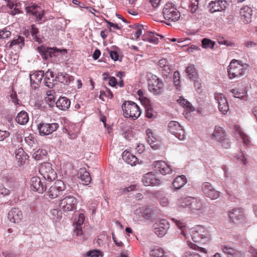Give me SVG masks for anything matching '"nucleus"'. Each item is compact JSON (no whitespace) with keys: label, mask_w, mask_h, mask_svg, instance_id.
<instances>
[{"label":"nucleus","mask_w":257,"mask_h":257,"mask_svg":"<svg viewBox=\"0 0 257 257\" xmlns=\"http://www.w3.org/2000/svg\"><path fill=\"white\" fill-rule=\"evenodd\" d=\"M201 42L202 47L205 49H213L215 45L214 42L207 38L203 39Z\"/></svg>","instance_id":"8fccbe9b"},{"label":"nucleus","mask_w":257,"mask_h":257,"mask_svg":"<svg viewBox=\"0 0 257 257\" xmlns=\"http://www.w3.org/2000/svg\"><path fill=\"white\" fill-rule=\"evenodd\" d=\"M37 49L41 56L45 60H47L49 58H51L53 56H55L54 53L55 51L54 48L45 47L41 46L40 47H38Z\"/></svg>","instance_id":"bb28decb"},{"label":"nucleus","mask_w":257,"mask_h":257,"mask_svg":"<svg viewBox=\"0 0 257 257\" xmlns=\"http://www.w3.org/2000/svg\"><path fill=\"white\" fill-rule=\"evenodd\" d=\"M47 155L46 150L39 149L33 153L32 157L36 160H40L43 159Z\"/></svg>","instance_id":"c03bdc74"},{"label":"nucleus","mask_w":257,"mask_h":257,"mask_svg":"<svg viewBox=\"0 0 257 257\" xmlns=\"http://www.w3.org/2000/svg\"><path fill=\"white\" fill-rule=\"evenodd\" d=\"M31 189L38 192L39 193H43L46 189V185L45 182H42L38 177H33L30 180Z\"/></svg>","instance_id":"a211bd4d"},{"label":"nucleus","mask_w":257,"mask_h":257,"mask_svg":"<svg viewBox=\"0 0 257 257\" xmlns=\"http://www.w3.org/2000/svg\"><path fill=\"white\" fill-rule=\"evenodd\" d=\"M136 189V186L133 185L127 187L122 188L120 189V191L122 193H126L130 191H134Z\"/></svg>","instance_id":"0e129e2a"},{"label":"nucleus","mask_w":257,"mask_h":257,"mask_svg":"<svg viewBox=\"0 0 257 257\" xmlns=\"http://www.w3.org/2000/svg\"><path fill=\"white\" fill-rule=\"evenodd\" d=\"M154 171L163 175L170 174L172 173V167L163 161H156L153 164Z\"/></svg>","instance_id":"4468645a"},{"label":"nucleus","mask_w":257,"mask_h":257,"mask_svg":"<svg viewBox=\"0 0 257 257\" xmlns=\"http://www.w3.org/2000/svg\"><path fill=\"white\" fill-rule=\"evenodd\" d=\"M134 213L137 220L140 219L142 217L148 218L150 217V209L144 207H139L136 209Z\"/></svg>","instance_id":"72a5a7b5"},{"label":"nucleus","mask_w":257,"mask_h":257,"mask_svg":"<svg viewBox=\"0 0 257 257\" xmlns=\"http://www.w3.org/2000/svg\"><path fill=\"white\" fill-rule=\"evenodd\" d=\"M39 32V31L38 29L36 28L34 25L31 26V33L32 36L33 37V40H34L35 41L38 42L39 43H41L42 41L41 38H40L38 35Z\"/></svg>","instance_id":"09e8293b"},{"label":"nucleus","mask_w":257,"mask_h":257,"mask_svg":"<svg viewBox=\"0 0 257 257\" xmlns=\"http://www.w3.org/2000/svg\"><path fill=\"white\" fill-rule=\"evenodd\" d=\"M64 132L67 133L69 136V138L70 139H74L77 138L78 136V131H74L73 132L71 131L70 128L69 127L68 129H65Z\"/></svg>","instance_id":"4d7b16f0"},{"label":"nucleus","mask_w":257,"mask_h":257,"mask_svg":"<svg viewBox=\"0 0 257 257\" xmlns=\"http://www.w3.org/2000/svg\"><path fill=\"white\" fill-rule=\"evenodd\" d=\"M10 133L8 131L0 130V141H4L5 139L8 138Z\"/></svg>","instance_id":"774afa93"},{"label":"nucleus","mask_w":257,"mask_h":257,"mask_svg":"<svg viewBox=\"0 0 257 257\" xmlns=\"http://www.w3.org/2000/svg\"><path fill=\"white\" fill-rule=\"evenodd\" d=\"M208 204L207 200L199 197L184 196L178 198L177 200V205L179 210L188 211L196 215L204 214Z\"/></svg>","instance_id":"f03ea898"},{"label":"nucleus","mask_w":257,"mask_h":257,"mask_svg":"<svg viewBox=\"0 0 257 257\" xmlns=\"http://www.w3.org/2000/svg\"><path fill=\"white\" fill-rule=\"evenodd\" d=\"M86 255L87 257H102L103 256V253L99 250L93 249L87 251L86 253Z\"/></svg>","instance_id":"864d4df0"},{"label":"nucleus","mask_w":257,"mask_h":257,"mask_svg":"<svg viewBox=\"0 0 257 257\" xmlns=\"http://www.w3.org/2000/svg\"><path fill=\"white\" fill-rule=\"evenodd\" d=\"M163 38V36L150 31L145 32L142 37V39L144 41L154 44H157L159 42V40L162 39Z\"/></svg>","instance_id":"5701e85b"},{"label":"nucleus","mask_w":257,"mask_h":257,"mask_svg":"<svg viewBox=\"0 0 257 257\" xmlns=\"http://www.w3.org/2000/svg\"><path fill=\"white\" fill-rule=\"evenodd\" d=\"M190 11L192 13L197 12L198 9V2L197 0H192L191 3L189 7Z\"/></svg>","instance_id":"6e6d98bb"},{"label":"nucleus","mask_w":257,"mask_h":257,"mask_svg":"<svg viewBox=\"0 0 257 257\" xmlns=\"http://www.w3.org/2000/svg\"><path fill=\"white\" fill-rule=\"evenodd\" d=\"M70 100L66 97H60L56 102V106L61 110H66L70 106Z\"/></svg>","instance_id":"473e14b6"},{"label":"nucleus","mask_w":257,"mask_h":257,"mask_svg":"<svg viewBox=\"0 0 257 257\" xmlns=\"http://www.w3.org/2000/svg\"><path fill=\"white\" fill-rule=\"evenodd\" d=\"M148 77L149 90L154 95H161L164 91V87L162 79L152 74H149Z\"/></svg>","instance_id":"20e7f679"},{"label":"nucleus","mask_w":257,"mask_h":257,"mask_svg":"<svg viewBox=\"0 0 257 257\" xmlns=\"http://www.w3.org/2000/svg\"><path fill=\"white\" fill-rule=\"evenodd\" d=\"M65 188V185L63 181L58 180L50 187L48 191V195L51 199L56 198Z\"/></svg>","instance_id":"ddd939ff"},{"label":"nucleus","mask_w":257,"mask_h":257,"mask_svg":"<svg viewBox=\"0 0 257 257\" xmlns=\"http://www.w3.org/2000/svg\"><path fill=\"white\" fill-rule=\"evenodd\" d=\"M85 219L84 215L83 213H80L78 218L76 222V227L74 229V232L77 236L81 235L82 234V225L83 224Z\"/></svg>","instance_id":"e433bc0d"},{"label":"nucleus","mask_w":257,"mask_h":257,"mask_svg":"<svg viewBox=\"0 0 257 257\" xmlns=\"http://www.w3.org/2000/svg\"><path fill=\"white\" fill-rule=\"evenodd\" d=\"M240 18L244 24H248L251 21L252 10L246 6L241 8L239 11Z\"/></svg>","instance_id":"4be33fe9"},{"label":"nucleus","mask_w":257,"mask_h":257,"mask_svg":"<svg viewBox=\"0 0 257 257\" xmlns=\"http://www.w3.org/2000/svg\"><path fill=\"white\" fill-rule=\"evenodd\" d=\"M221 143V145L225 149H228L230 146V141L229 139L225 137L221 142H219Z\"/></svg>","instance_id":"052dcab7"},{"label":"nucleus","mask_w":257,"mask_h":257,"mask_svg":"<svg viewBox=\"0 0 257 257\" xmlns=\"http://www.w3.org/2000/svg\"><path fill=\"white\" fill-rule=\"evenodd\" d=\"M23 213L17 208H13L8 214V219L12 223H19L23 219Z\"/></svg>","instance_id":"412c9836"},{"label":"nucleus","mask_w":257,"mask_h":257,"mask_svg":"<svg viewBox=\"0 0 257 257\" xmlns=\"http://www.w3.org/2000/svg\"><path fill=\"white\" fill-rule=\"evenodd\" d=\"M248 68V65L243 64L238 60H231L227 68L229 78L234 79L238 78L244 75Z\"/></svg>","instance_id":"7ed1b4c3"},{"label":"nucleus","mask_w":257,"mask_h":257,"mask_svg":"<svg viewBox=\"0 0 257 257\" xmlns=\"http://www.w3.org/2000/svg\"><path fill=\"white\" fill-rule=\"evenodd\" d=\"M158 65L160 68H163L164 70L167 72L170 71V67L168 65V61L166 59H161L158 63Z\"/></svg>","instance_id":"603ef678"},{"label":"nucleus","mask_w":257,"mask_h":257,"mask_svg":"<svg viewBox=\"0 0 257 257\" xmlns=\"http://www.w3.org/2000/svg\"><path fill=\"white\" fill-rule=\"evenodd\" d=\"M25 45V39L24 37L19 36L17 39H14L11 41L10 46H17L18 49H21Z\"/></svg>","instance_id":"a18cd8bd"},{"label":"nucleus","mask_w":257,"mask_h":257,"mask_svg":"<svg viewBox=\"0 0 257 257\" xmlns=\"http://www.w3.org/2000/svg\"><path fill=\"white\" fill-rule=\"evenodd\" d=\"M230 220L237 225H243L246 221L242 210L240 208H234L228 212Z\"/></svg>","instance_id":"9d476101"},{"label":"nucleus","mask_w":257,"mask_h":257,"mask_svg":"<svg viewBox=\"0 0 257 257\" xmlns=\"http://www.w3.org/2000/svg\"><path fill=\"white\" fill-rule=\"evenodd\" d=\"M26 11L27 13L35 16L38 22L42 20L44 13V10L36 4L27 7Z\"/></svg>","instance_id":"aec40b11"},{"label":"nucleus","mask_w":257,"mask_h":257,"mask_svg":"<svg viewBox=\"0 0 257 257\" xmlns=\"http://www.w3.org/2000/svg\"><path fill=\"white\" fill-rule=\"evenodd\" d=\"M145 28L147 29V26L142 25H136L132 34V38L135 40H138L143 34V31H145Z\"/></svg>","instance_id":"4c0bfd02"},{"label":"nucleus","mask_w":257,"mask_h":257,"mask_svg":"<svg viewBox=\"0 0 257 257\" xmlns=\"http://www.w3.org/2000/svg\"><path fill=\"white\" fill-rule=\"evenodd\" d=\"M169 131L180 140L186 139V133L180 123L176 121H171L168 125Z\"/></svg>","instance_id":"1a4fd4ad"},{"label":"nucleus","mask_w":257,"mask_h":257,"mask_svg":"<svg viewBox=\"0 0 257 257\" xmlns=\"http://www.w3.org/2000/svg\"><path fill=\"white\" fill-rule=\"evenodd\" d=\"M222 251L229 255V257H232L237 253V251L229 245H222L221 247Z\"/></svg>","instance_id":"de8ad7c7"},{"label":"nucleus","mask_w":257,"mask_h":257,"mask_svg":"<svg viewBox=\"0 0 257 257\" xmlns=\"http://www.w3.org/2000/svg\"><path fill=\"white\" fill-rule=\"evenodd\" d=\"M49 216L54 221L57 222L62 218V212L57 209H52L50 211Z\"/></svg>","instance_id":"a19ab883"},{"label":"nucleus","mask_w":257,"mask_h":257,"mask_svg":"<svg viewBox=\"0 0 257 257\" xmlns=\"http://www.w3.org/2000/svg\"><path fill=\"white\" fill-rule=\"evenodd\" d=\"M25 142L30 148H32L35 145L36 140L32 134H30L25 137Z\"/></svg>","instance_id":"3c124183"},{"label":"nucleus","mask_w":257,"mask_h":257,"mask_svg":"<svg viewBox=\"0 0 257 257\" xmlns=\"http://www.w3.org/2000/svg\"><path fill=\"white\" fill-rule=\"evenodd\" d=\"M78 178L81 179L83 185H87L90 183L91 179L90 174L85 168H80L78 171Z\"/></svg>","instance_id":"7c9ffc66"},{"label":"nucleus","mask_w":257,"mask_h":257,"mask_svg":"<svg viewBox=\"0 0 257 257\" xmlns=\"http://www.w3.org/2000/svg\"><path fill=\"white\" fill-rule=\"evenodd\" d=\"M156 140H157L156 139V140H155L154 139L147 140V141H148V143L149 144V145H150V146L154 150H157L159 148L158 144L156 142Z\"/></svg>","instance_id":"e2e57ef3"},{"label":"nucleus","mask_w":257,"mask_h":257,"mask_svg":"<svg viewBox=\"0 0 257 257\" xmlns=\"http://www.w3.org/2000/svg\"><path fill=\"white\" fill-rule=\"evenodd\" d=\"M184 257H201V256L195 251H187L185 252Z\"/></svg>","instance_id":"338daca9"},{"label":"nucleus","mask_w":257,"mask_h":257,"mask_svg":"<svg viewBox=\"0 0 257 257\" xmlns=\"http://www.w3.org/2000/svg\"><path fill=\"white\" fill-rule=\"evenodd\" d=\"M150 255V257H169L164 250L159 247H156L151 250Z\"/></svg>","instance_id":"ea45409f"},{"label":"nucleus","mask_w":257,"mask_h":257,"mask_svg":"<svg viewBox=\"0 0 257 257\" xmlns=\"http://www.w3.org/2000/svg\"><path fill=\"white\" fill-rule=\"evenodd\" d=\"M225 137L226 136L224 130L219 126H216L215 127L214 132L211 136L212 140L218 142H221Z\"/></svg>","instance_id":"c756f323"},{"label":"nucleus","mask_w":257,"mask_h":257,"mask_svg":"<svg viewBox=\"0 0 257 257\" xmlns=\"http://www.w3.org/2000/svg\"><path fill=\"white\" fill-rule=\"evenodd\" d=\"M59 126V125L58 123H49L42 122L38 124L37 128L40 136H45L51 134L56 131Z\"/></svg>","instance_id":"9b49d317"},{"label":"nucleus","mask_w":257,"mask_h":257,"mask_svg":"<svg viewBox=\"0 0 257 257\" xmlns=\"http://www.w3.org/2000/svg\"><path fill=\"white\" fill-rule=\"evenodd\" d=\"M187 182V180L185 176L180 175L177 177L172 183V191L175 192L181 189Z\"/></svg>","instance_id":"a878e982"},{"label":"nucleus","mask_w":257,"mask_h":257,"mask_svg":"<svg viewBox=\"0 0 257 257\" xmlns=\"http://www.w3.org/2000/svg\"><path fill=\"white\" fill-rule=\"evenodd\" d=\"M169 228V222L165 219L158 221L153 225L155 233L160 237L165 235Z\"/></svg>","instance_id":"dca6fc26"},{"label":"nucleus","mask_w":257,"mask_h":257,"mask_svg":"<svg viewBox=\"0 0 257 257\" xmlns=\"http://www.w3.org/2000/svg\"><path fill=\"white\" fill-rule=\"evenodd\" d=\"M227 8L226 0L211 1L208 5V10L211 13L224 11Z\"/></svg>","instance_id":"f3484780"},{"label":"nucleus","mask_w":257,"mask_h":257,"mask_svg":"<svg viewBox=\"0 0 257 257\" xmlns=\"http://www.w3.org/2000/svg\"><path fill=\"white\" fill-rule=\"evenodd\" d=\"M29 117L28 113L24 110L19 112L16 117V122L21 125L26 124L29 121Z\"/></svg>","instance_id":"f704fd0d"},{"label":"nucleus","mask_w":257,"mask_h":257,"mask_svg":"<svg viewBox=\"0 0 257 257\" xmlns=\"http://www.w3.org/2000/svg\"><path fill=\"white\" fill-rule=\"evenodd\" d=\"M10 190L6 188L4 185L0 183V195L4 196L10 195Z\"/></svg>","instance_id":"bf43d9fd"},{"label":"nucleus","mask_w":257,"mask_h":257,"mask_svg":"<svg viewBox=\"0 0 257 257\" xmlns=\"http://www.w3.org/2000/svg\"><path fill=\"white\" fill-rule=\"evenodd\" d=\"M56 81L60 82L64 84H68L69 83V75L65 73L59 72L56 76Z\"/></svg>","instance_id":"37998d69"},{"label":"nucleus","mask_w":257,"mask_h":257,"mask_svg":"<svg viewBox=\"0 0 257 257\" xmlns=\"http://www.w3.org/2000/svg\"><path fill=\"white\" fill-rule=\"evenodd\" d=\"M234 160L237 163L243 165H246L248 163L245 154L242 152H240L236 155L234 157Z\"/></svg>","instance_id":"49530a36"},{"label":"nucleus","mask_w":257,"mask_h":257,"mask_svg":"<svg viewBox=\"0 0 257 257\" xmlns=\"http://www.w3.org/2000/svg\"><path fill=\"white\" fill-rule=\"evenodd\" d=\"M185 71L190 79L192 80H195V79H198V75L193 65H190L188 66L186 68Z\"/></svg>","instance_id":"79ce46f5"},{"label":"nucleus","mask_w":257,"mask_h":257,"mask_svg":"<svg viewBox=\"0 0 257 257\" xmlns=\"http://www.w3.org/2000/svg\"><path fill=\"white\" fill-rule=\"evenodd\" d=\"M44 76V72L43 71H36L31 74L30 77L32 87L34 89L37 88L41 83Z\"/></svg>","instance_id":"b1692460"},{"label":"nucleus","mask_w":257,"mask_h":257,"mask_svg":"<svg viewBox=\"0 0 257 257\" xmlns=\"http://www.w3.org/2000/svg\"><path fill=\"white\" fill-rule=\"evenodd\" d=\"M192 80L194 81V85L196 90L197 92L200 93L201 91V83L199 81L198 78Z\"/></svg>","instance_id":"680f3d73"},{"label":"nucleus","mask_w":257,"mask_h":257,"mask_svg":"<svg viewBox=\"0 0 257 257\" xmlns=\"http://www.w3.org/2000/svg\"><path fill=\"white\" fill-rule=\"evenodd\" d=\"M77 203L78 200L76 197L68 195L60 200L59 206L63 212H68L75 210L77 208Z\"/></svg>","instance_id":"423d86ee"},{"label":"nucleus","mask_w":257,"mask_h":257,"mask_svg":"<svg viewBox=\"0 0 257 257\" xmlns=\"http://www.w3.org/2000/svg\"><path fill=\"white\" fill-rule=\"evenodd\" d=\"M142 181L146 186H158L160 184V180L152 172L144 175L142 179Z\"/></svg>","instance_id":"6ab92c4d"},{"label":"nucleus","mask_w":257,"mask_h":257,"mask_svg":"<svg viewBox=\"0 0 257 257\" xmlns=\"http://www.w3.org/2000/svg\"><path fill=\"white\" fill-rule=\"evenodd\" d=\"M177 102L183 106L187 111L190 112L194 111L195 108L192 104L187 99L182 97H180L177 100Z\"/></svg>","instance_id":"58836bf2"},{"label":"nucleus","mask_w":257,"mask_h":257,"mask_svg":"<svg viewBox=\"0 0 257 257\" xmlns=\"http://www.w3.org/2000/svg\"><path fill=\"white\" fill-rule=\"evenodd\" d=\"M171 220L178 226L180 233L186 240L188 246L194 249L201 253H206L205 248L201 247L190 241L191 239L195 242H202L204 243L210 239L211 236L209 230L205 226L197 225L191 228L186 226L185 222L176 218H172Z\"/></svg>","instance_id":"f257e3e1"},{"label":"nucleus","mask_w":257,"mask_h":257,"mask_svg":"<svg viewBox=\"0 0 257 257\" xmlns=\"http://www.w3.org/2000/svg\"><path fill=\"white\" fill-rule=\"evenodd\" d=\"M201 187L204 195L211 200L217 199L221 194L219 191H217L212 184L209 182H204L202 183Z\"/></svg>","instance_id":"f8f14e48"},{"label":"nucleus","mask_w":257,"mask_h":257,"mask_svg":"<svg viewBox=\"0 0 257 257\" xmlns=\"http://www.w3.org/2000/svg\"><path fill=\"white\" fill-rule=\"evenodd\" d=\"M122 109L125 117L131 118L134 120L137 119L141 113L139 106L132 101H125L122 104Z\"/></svg>","instance_id":"39448f33"},{"label":"nucleus","mask_w":257,"mask_h":257,"mask_svg":"<svg viewBox=\"0 0 257 257\" xmlns=\"http://www.w3.org/2000/svg\"><path fill=\"white\" fill-rule=\"evenodd\" d=\"M230 91L233 97L240 99H242L247 93L246 88L244 86H242L241 88L232 89Z\"/></svg>","instance_id":"c9c22d12"},{"label":"nucleus","mask_w":257,"mask_h":257,"mask_svg":"<svg viewBox=\"0 0 257 257\" xmlns=\"http://www.w3.org/2000/svg\"><path fill=\"white\" fill-rule=\"evenodd\" d=\"M122 158L125 162L132 166H135L138 162L137 157L128 151H124L122 154Z\"/></svg>","instance_id":"c85d7f7f"},{"label":"nucleus","mask_w":257,"mask_h":257,"mask_svg":"<svg viewBox=\"0 0 257 257\" xmlns=\"http://www.w3.org/2000/svg\"><path fill=\"white\" fill-rule=\"evenodd\" d=\"M39 172L48 181L52 182L57 177V173L52 168V165L50 163H43L39 168Z\"/></svg>","instance_id":"6e6552de"},{"label":"nucleus","mask_w":257,"mask_h":257,"mask_svg":"<svg viewBox=\"0 0 257 257\" xmlns=\"http://www.w3.org/2000/svg\"><path fill=\"white\" fill-rule=\"evenodd\" d=\"M11 32L7 28L0 30V39L8 38L11 36Z\"/></svg>","instance_id":"13d9d810"},{"label":"nucleus","mask_w":257,"mask_h":257,"mask_svg":"<svg viewBox=\"0 0 257 257\" xmlns=\"http://www.w3.org/2000/svg\"><path fill=\"white\" fill-rule=\"evenodd\" d=\"M44 77L43 83L45 85L49 88H53L56 82V76H54L53 72L48 70L45 73Z\"/></svg>","instance_id":"cd10ccee"},{"label":"nucleus","mask_w":257,"mask_h":257,"mask_svg":"<svg viewBox=\"0 0 257 257\" xmlns=\"http://www.w3.org/2000/svg\"><path fill=\"white\" fill-rule=\"evenodd\" d=\"M180 73L176 71L174 72L173 74V81L175 85L176 86L177 89H179L180 88Z\"/></svg>","instance_id":"5fc2aeb1"},{"label":"nucleus","mask_w":257,"mask_h":257,"mask_svg":"<svg viewBox=\"0 0 257 257\" xmlns=\"http://www.w3.org/2000/svg\"><path fill=\"white\" fill-rule=\"evenodd\" d=\"M214 99L218 104L219 110L222 114H226L229 110V105L225 96L222 93H215L214 94Z\"/></svg>","instance_id":"2eb2a0df"},{"label":"nucleus","mask_w":257,"mask_h":257,"mask_svg":"<svg viewBox=\"0 0 257 257\" xmlns=\"http://www.w3.org/2000/svg\"><path fill=\"white\" fill-rule=\"evenodd\" d=\"M106 22L107 23V27L109 28L110 31H112V28H113V29L117 30H120L121 28L117 24H113V23L107 21Z\"/></svg>","instance_id":"69168bd1"},{"label":"nucleus","mask_w":257,"mask_h":257,"mask_svg":"<svg viewBox=\"0 0 257 257\" xmlns=\"http://www.w3.org/2000/svg\"><path fill=\"white\" fill-rule=\"evenodd\" d=\"M15 157L19 165H24L29 158L22 148H19L15 151Z\"/></svg>","instance_id":"2f4dec72"},{"label":"nucleus","mask_w":257,"mask_h":257,"mask_svg":"<svg viewBox=\"0 0 257 257\" xmlns=\"http://www.w3.org/2000/svg\"><path fill=\"white\" fill-rule=\"evenodd\" d=\"M234 134L237 140L239 141H242L245 145L249 144V140L248 137L242 131L240 126L237 124L234 125Z\"/></svg>","instance_id":"393cba45"},{"label":"nucleus","mask_w":257,"mask_h":257,"mask_svg":"<svg viewBox=\"0 0 257 257\" xmlns=\"http://www.w3.org/2000/svg\"><path fill=\"white\" fill-rule=\"evenodd\" d=\"M163 14L165 19L171 22H176L180 17V13L171 3L165 5L163 10Z\"/></svg>","instance_id":"0eeeda50"}]
</instances>
